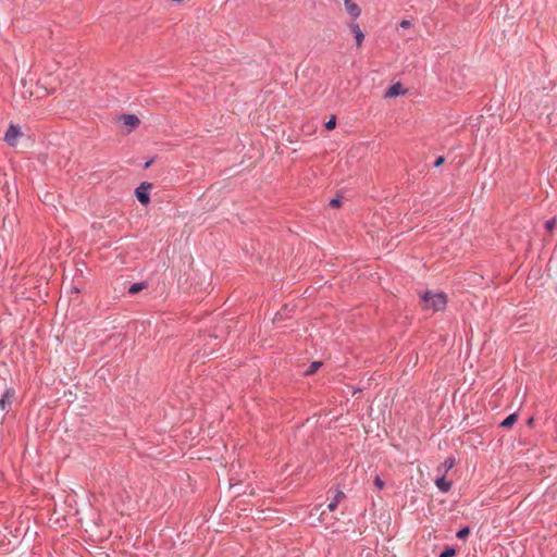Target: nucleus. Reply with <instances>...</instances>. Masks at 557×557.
Instances as JSON below:
<instances>
[{
  "mask_svg": "<svg viewBox=\"0 0 557 557\" xmlns=\"http://www.w3.org/2000/svg\"><path fill=\"white\" fill-rule=\"evenodd\" d=\"M423 308L433 311L444 310L446 307V295L444 293L426 292L422 296Z\"/></svg>",
  "mask_w": 557,
  "mask_h": 557,
  "instance_id": "f257e3e1",
  "label": "nucleus"
},
{
  "mask_svg": "<svg viewBox=\"0 0 557 557\" xmlns=\"http://www.w3.org/2000/svg\"><path fill=\"white\" fill-rule=\"evenodd\" d=\"M15 399L13 388H7L0 398V419H3Z\"/></svg>",
  "mask_w": 557,
  "mask_h": 557,
  "instance_id": "f03ea898",
  "label": "nucleus"
},
{
  "mask_svg": "<svg viewBox=\"0 0 557 557\" xmlns=\"http://www.w3.org/2000/svg\"><path fill=\"white\" fill-rule=\"evenodd\" d=\"M23 136V133L21 128L17 125L10 124L9 128L5 132L4 135V141L11 146L15 147L17 144V140Z\"/></svg>",
  "mask_w": 557,
  "mask_h": 557,
  "instance_id": "7ed1b4c3",
  "label": "nucleus"
},
{
  "mask_svg": "<svg viewBox=\"0 0 557 557\" xmlns=\"http://www.w3.org/2000/svg\"><path fill=\"white\" fill-rule=\"evenodd\" d=\"M343 2H344L345 11L348 13V15L352 20H356L360 16L361 9L359 8V5L356 2H354L352 0H343Z\"/></svg>",
  "mask_w": 557,
  "mask_h": 557,
  "instance_id": "20e7f679",
  "label": "nucleus"
},
{
  "mask_svg": "<svg viewBox=\"0 0 557 557\" xmlns=\"http://www.w3.org/2000/svg\"><path fill=\"white\" fill-rule=\"evenodd\" d=\"M121 120L123 124L128 127V133L136 128L140 123L139 119L134 114H124Z\"/></svg>",
  "mask_w": 557,
  "mask_h": 557,
  "instance_id": "39448f33",
  "label": "nucleus"
},
{
  "mask_svg": "<svg viewBox=\"0 0 557 557\" xmlns=\"http://www.w3.org/2000/svg\"><path fill=\"white\" fill-rule=\"evenodd\" d=\"M349 29L355 36L357 46L360 47L364 39V34L362 33L361 28L359 27L358 24L351 23L349 25Z\"/></svg>",
  "mask_w": 557,
  "mask_h": 557,
  "instance_id": "423d86ee",
  "label": "nucleus"
},
{
  "mask_svg": "<svg viewBox=\"0 0 557 557\" xmlns=\"http://www.w3.org/2000/svg\"><path fill=\"white\" fill-rule=\"evenodd\" d=\"M435 485L442 492H448L450 490L451 483L446 480L445 474H442L440 478L436 479Z\"/></svg>",
  "mask_w": 557,
  "mask_h": 557,
  "instance_id": "0eeeda50",
  "label": "nucleus"
},
{
  "mask_svg": "<svg viewBox=\"0 0 557 557\" xmlns=\"http://www.w3.org/2000/svg\"><path fill=\"white\" fill-rule=\"evenodd\" d=\"M404 92H405V90L400 84H394L387 89L385 96L386 97H396V96L403 95Z\"/></svg>",
  "mask_w": 557,
  "mask_h": 557,
  "instance_id": "6e6552de",
  "label": "nucleus"
},
{
  "mask_svg": "<svg viewBox=\"0 0 557 557\" xmlns=\"http://www.w3.org/2000/svg\"><path fill=\"white\" fill-rule=\"evenodd\" d=\"M454 465L455 459L449 457L437 468V471L442 474H446L454 467Z\"/></svg>",
  "mask_w": 557,
  "mask_h": 557,
  "instance_id": "1a4fd4ad",
  "label": "nucleus"
},
{
  "mask_svg": "<svg viewBox=\"0 0 557 557\" xmlns=\"http://www.w3.org/2000/svg\"><path fill=\"white\" fill-rule=\"evenodd\" d=\"M136 197L143 205H147L150 201L148 193L144 190V186H140L136 189Z\"/></svg>",
  "mask_w": 557,
  "mask_h": 557,
  "instance_id": "9d476101",
  "label": "nucleus"
},
{
  "mask_svg": "<svg viewBox=\"0 0 557 557\" xmlns=\"http://www.w3.org/2000/svg\"><path fill=\"white\" fill-rule=\"evenodd\" d=\"M518 419V414L517 413H511L510 416H508L502 423H500V426L503 428H510L511 425H513L516 423Z\"/></svg>",
  "mask_w": 557,
  "mask_h": 557,
  "instance_id": "9b49d317",
  "label": "nucleus"
},
{
  "mask_svg": "<svg viewBox=\"0 0 557 557\" xmlns=\"http://www.w3.org/2000/svg\"><path fill=\"white\" fill-rule=\"evenodd\" d=\"M321 366H322L321 361H313V362H311V364L305 371V374L306 375H311V374L315 373L321 368Z\"/></svg>",
  "mask_w": 557,
  "mask_h": 557,
  "instance_id": "f8f14e48",
  "label": "nucleus"
},
{
  "mask_svg": "<svg viewBox=\"0 0 557 557\" xmlns=\"http://www.w3.org/2000/svg\"><path fill=\"white\" fill-rule=\"evenodd\" d=\"M146 286H147V285H146L145 283H135V284H133V285L128 288V293H129L131 295H135V294H137V293L141 292L143 289H145V288H146Z\"/></svg>",
  "mask_w": 557,
  "mask_h": 557,
  "instance_id": "ddd939ff",
  "label": "nucleus"
},
{
  "mask_svg": "<svg viewBox=\"0 0 557 557\" xmlns=\"http://www.w3.org/2000/svg\"><path fill=\"white\" fill-rule=\"evenodd\" d=\"M557 226V220L556 219H550L548 221H546L545 223V228L547 230V232L552 233Z\"/></svg>",
  "mask_w": 557,
  "mask_h": 557,
  "instance_id": "4468645a",
  "label": "nucleus"
},
{
  "mask_svg": "<svg viewBox=\"0 0 557 557\" xmlns=\"http://www.w3.org/2000/svg\"><path fill=\"white\" fill-rule=\"evenodd\" d=\"M336 127V117L333 115L326 123L325 128L332 131Z\"/></svg>",
  "mask_w": 557,
  "mask_h": 557,
  "instance_id": "2eb2a0df",
  "label": "nucleus"
},
{
  "mask_svg": "<svg viewBox=\"0 0 557 557\" xmlns=\"http://www.w3.org/2000/svg\"><path fill=\"white\" fill-rule=\"evenodd\" d=\"M469 533H470L469 528H462L457 532V537L460 540H463L469 535Z\"/></svg>",
  "mask_w": 557,
  "mask_h": 557,
  "instance_id": "dca6fc26",
  "label": "nucleus"
},
{
  "mask_svg": "<svg viewBox=\"0 0 557 557\" xmlns=\"http://www.w3.org/2000/svg\"><path fill=\"white\" fill-rule=\"evenodd\" d=\"M456 555V550L451 547L446 548L438 557H454Z\"/></svg>",
  "mask_w": 557,
  "mask_h": 557,
  "instance_id": "f3484780",
  "label": "nucleus"
},
{
  "mask_svg": "<svg viewBox=\"0 0 557 557\" xmlns=\"http://www.w3.org/2000/svg\"><path fill=\"white\" fill-rule=\"evenodd\" d=\"M374 485L377 490H383L385 484L384 481L379 475H376L374 478Z\"/></svg>",
  "mask_w": 557,
  "mask_h": 557,
  "instance_id": "a211bd4d",
  "label": "nucleus"
},
{
  "mask_svg": "<svg viewBox=\"0 0 557 557\" xmlns=\"http://www.w3.org/2000/svg\"><path fill=\"white\" fill-rule=\"evenodd\" d=\"M344 497H345V494H344L342 491H337L333 500H334V502H337V504H339V502H341Z\"/></svg>",
  "mask_w": 557,
  "mask_h": 557,
  "instance_id": "6ab92c4d",
  "label": "nucleus"
},
{
  "mask_svg": "<svg viewBox=\"0 0 557 557\" xmlns=\"http://www.w3.org/2000/svg\"><path fill=\"white\" fill-rule=\"evenodd\" d=\"M344 497H345V494H344L342 491H337L333 500H334V502H337V504H339V502H341Z\"/></svg>",
  "mask_w": 557,
  "mask_h": 557,
  "instance_id": "aec40b11",
  "label": "nucleus"
},
{
  "mask_svg": "<svg viewBox=\"0 0 557 557\" xmlns=\"http://www.w3.org/2000/svg\"><path fill=\"white\" fill-rule=\"evenodd\" d=\"M330 206L338 208L341 206V200L338 198H334L330 201Z\"/></svg>",
  "mask_w": 557,
  "mask_h": 557,
  "instance_id": "412c9836",
  "label": "nucleus"
},
{
  "mask_svg": "<svg viewBox=\"0 0 557 557\" xmlns=\"http://www.w3.org/2000/svg\"><path fill=\"white\" fill-rule=\"evenodd\" d=\"M338 504L337 502H334L332 500L329 505H327V508L330 511H334L336 508H337Z\"/></svg>",
  "mask_w": 557,
  "mask_h": 557,
  "instance_id": "4be33fe9",
  "label": "nucleus"
},
{
  "mask_svg": "<svg viewBox=\"0 0 557 557\" xmlns=\"http://www.w3.org/2000/svg\"><path fill=\"white\" fill-rule=\"evenodd\" d=\"M445 162L444 157H438L434 163L436 168L441 166Z\"/></svg>",
  "mask_w": 557,
  "mask_h": 557,
  "instance_id": "5701e85b",
  "label": "nucleus"
},
{
  "mask_svg": "<svg viewBox=\"0 0 557 557\" xmlns=\"http://www.w3.org/2000/svg\"><path fill=\"white\" fill-rule=\"evenodd\" d=\"M409 26H410V22H409V21L404 20V21H401V22H400V27H403V28H407V27H409Z\"/></svg>",
  "mask_w": 557,
  "mask_h": 557,
  "instance_id": "b1692460",
  "label": "nucleus"
},
{
  "mask_svg": "<svg viewBox=\"0 0 557 557\" xmlns=\"http://www.w3.org/2000/svg\"><path fill=\"white\" fill-rule=\"evenodd\" d=\"M532 422H533V419H532V418L528 420V423H529V424H531Z\"/></svg>",
  "mask_w": 557,
  "mask_h": 557,
  "instance_id": "393cba45",
  "label": "nucleus"
}]
</instances>
